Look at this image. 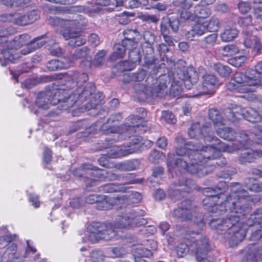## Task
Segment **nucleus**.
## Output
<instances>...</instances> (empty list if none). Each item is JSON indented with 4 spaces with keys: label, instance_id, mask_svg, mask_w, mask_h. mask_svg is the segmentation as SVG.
I'll use <instances>...</instances> for the list:
<instances>
[{
    "label": "nucleus",
    "instance_id": "ddd939ff",
    "mask_svg": "<svg viewBox=\"0 0 262 262\" xmlns=\"http://www.w3.org/2000/svg\"><path fill=\"white\" fill-rule=\"evenodd\" d=\"M49 23L53 26H84L87 24V20L81 15L74 14L68 18L60 19L58 17L49 16Z\"/></svg>",
    "mask_w": 262,
    "mask_h": 262
},
{
    "label": "nucleus",
    "instance_id": "f8f14e48",
    "mask_svg": "<svg viewBox=\"0 0 262 262\" xmlns=\"http://www.w3.org/2000/svg\"><path fill=\"white\" fill-rule=\"evenodd\" d=\"M90 170L88 171V174L94 179L99 178L103 179L107 181H115V180H124L127 181V184L136 183V182L134 180H129L128 179V176H123L122 174H117L113 173L112 171H107L102 170L99 168L94 167V168H89Z\"/></svg>",
    "mask_w": 262,
    "mask_h": 262
},
{
    "label": "nucleus",
    "instance_id": "3c124183",
    "mask_svg": "<svg viewBox=\"0 0 262 262\" xmlns=\"http://www.w3.org/2000/svg\"><path fill=\"white\" fill-rule=\"evenodd\" d=\"M116 168L121 171H130L136 168V165L134 161L128 160L118 163Z\"/></svg>",
    "mask_w": 262,
    "mask_h": 262
},
{
    "label": "nucleus",
    "instance_id": "c03bdc74",
    "mask_svg": "<svg viewBox=\"0 0 262 262\" xmlns=\"http://www.w3.org/2000/svg\"><path fill=\"white\" fill-rule=\"evenodd\" d=\"M209 117L216 126L222 125L223 118L221 112L217 109L211 108L209 110Z\"/></svg>",
    "mask_w": 262,
    "mask_h": 262
},
{
    "label": "nucleus",
    "instance_id": "9b49d317",
    "mask_svg": "<svg viewBox=\"0 0 262 262\" xmlns=\"http://www.w3.org/2000/svg\"><path fill=\"white\" fill-rule=\"evenodd\" d=\"M194 187L193 181L190 179H184L180 180L178 184L174 183L170 186L169 194L176 200L179 199L184 196L185 193L190 192Z\"/></svg>",
    "mask_w": 262,
    "mask_h": 262
},
{
    "label": "nucleus",
    "instance_id": "393cba45",
    "mask_svg": "<svg viewBox=\"0 0 262 262\" xmlns=\"http://www.w3.org/2000/svg\"><path fill=\"white\" fill-rule=\"evenodd\" d=\"M129 61H124L122 62L125 71H130L135 67L134 64L141 61V56L138 49L135 48L128 52Z\"/></svg>",
    "mask_w": 262,
    "mask_h": 262
},
{
    "label": "nucleus",
    "instance_id": "72a5a7b5",
    "mask_svg": "<svg viewBox=\"0 0 262 262\" xmlns=\"http://www.w3.org/2000/svg\"><path fill=\"white\" fill-rule=\"evenodd\" d=\"M49 101L50 98L46 90L38 93L36 98L35 104L39 108L48 110L50 107Z\"/></svg>",
    "mask_w": 262,
    "mask_h": 262
},
{
    "label": "nucleus",
    "instance_id": "774afa93",
    "mask_svg": "<svg viewBox=\"0 0 262 262\" xmlns=\"http://www.w3.org/2000/svg\"><path fill=\"white\" fill-rule=\"evenodd\" d=\"M106 53V51L105 50H101L95 56L93 61V64L96 66H101L102 64L104 63V56Z\"/></svg>",
    "mask_w": 262,
    "mask_h": 262
},
{
    "label": "nucleus",
    "instance_id": "dca6fc26",
    "mask_svg": "<svg viewBox=\"0 0 262 262\" xmlns=\"http://www.w3.org/2000/svg\"><path fill=\"white\" fill-rule=\"evenodd\" d=\"M89 168H94V167L91 165H85L82 169L77 168L73 170V174L75 176L83 178V181L85 182L87 188L93 187L98 184V181L96 179H94L88 174Z\"/></svg>",
    "mask_w": 262,
    "mask_h": 262
},
{
    "label": "nucleus",
    "instance_id": "2eb2a0df",
    "mask_svg": "<svg viewBox=\"0 0 262 262\" xmlns=\"http://www.w3.org/2000/svg\"><path fill=\"white\" fill-rule=\"evenodd\" d=\"M178 79L183 81L187 89H190L199 79L198 74L193 68H188L186 72L180 70V73H178Z\"/></svg>",
    "mask_w": 262,
    "mask_h": 262
},
{
    "label": "nucleus",
    "instance_id": "49530a36",
    "mask_svg": "<svg viewBox=\"0 0 262 262\" xmlns=\"http://www.w3.org/2000/svg\"><path fill=\"white\" fill-rule=\"evenodd\" d=\"M213 69L222 77L228 76L231 73V69L228 66L221 63H214Z\"/></svg>",
    "mask_w": 262,
    "mask_h": 262
},
{
    "label": "nucleus",
    "instance_id": "e433bc0d",
    "mask_svg": "<svg viewBox=\"0 0 262 262\" xmlns=\"http://www.w3.org/2000/svg\"><path fill=\"white\" fill-rule=\"evenodd\" d=\"M141 48L145 63L150 64L154 60V50L152 45L142 44Z\"/></svg>",
    "mask_w": 262,
    "mask_h": 262
},
{
    "label": "nucleus",
    "instance_id": "c756f323",
    "mask_svg": "<svg viewBox=\"0 0 262 262\" xmlns=\"http://www.w3.org/2000/svg\"><path fill=\"white\" fill-rule=\"evenodd\" d=\"M210 147L215 149L216 156L212 159H208V161L209 160H214L219 157L220 155L221 151H226L229 153H232L237 150L240 149V148H242L241 146L239 147L238 145L235 143L226 144L222 142H221L220 146L217 147L215 148L212 146Z\"/></svg>",
    "mask_w": 262,
    "mask_h": 262
},
{
    "label": "nucleus",
    "instance_id": "2f4dec72",
    "mask_svg": "<svg viewBox=\"0 0 262 262\" xmlns=\"http://www.w3.org/2000/svg\"><path fill=\"white\" fill-rule=\"evenodd\" d=\"M85 201L88 204L97 203V207L99 209L105 210L107 208V207L104 206L107 204V202L104 195L96 194L90 195L86 197Z\"/></svg>",
    "mask_w": 262,
    "mask_h": 262
},
{
    "label": "nucleus",
    "instance_id": "e2e57ef3",
    "mask_svg": "<svg viewBox=\"0 0 262 262\" xmlns=\"http://www.w3.org/2000/svg\"><path fill=\"white\" fill-rule=\"evenodd\" d=\"M186 242L188 243L187 241ZM189 243H180L177 247V254L178 256L182 257L187 255L190 250Z\"/></svg>",
    "mask_w": 262,
    "mask_h": 262
},
{
    "label": "nucleus",
    "instance_id": "39448f33",
    "mask_svg": "<svg viewBox=\"0 0 262 262\" xmlns=\"http://www.w3.org/2000/svg\"><path fill=\"white\" fill-rule=\"evenodd\" d=\"M171 214L183 221L190 220L201 227L206 222L203 214L194 207L189 200L182 201L179 204L178 208L174 209L171 212Z\"/></svg>",
    "mask_w": 262,
    "mask_h": 262
},
{
    "label": "nucleus",
    "instance_id": "b1692460",
    "mask_svg": "<svg viewBox=\"0 0 262 262\" xmlns=\"http://www.w3.org/2000/svg\"><path fill=\"white\" fill-rule=\"evenodd\" d=\"M94 227L98 228V231H100V236H98V237L105 240H110L114 237L115 235V230L117 229L114 227V223L113 225L108 224L107 226L100 225L99 223H95Z\"/></svg>",
    "mask_w": 262,
    "mask_h": 262
},
{
    "label": "nucleus",
    "instance_id": "423d86ee",
    "mask_svg": "<svg viewBox=\"0 0 262 262\" xmlns=\"http://www.w3.org/2000/svg\"><path fill=\"white\" fill-rule=\"evenodd\" d=\"M145 213L139 208L133 209L119 216L114 222V227L118 229H132L147 223L146 219L142 217Z\"/></svg>",
    "mask_w": 262,
    "mask_h": 262
},
{
    "label": "nucleus",
    "instance_id": "6e6552de",
    "mask_svg": "<svg viewBox=\"0 0 262 262\" xmlns=\"http://www.w3.org/2000/svg\"><path fill=\"white\" fill-rule=\"evenodd\" d=\"M134 143L129 142L126 146H112L111 143H103L100 150L106 149L107 156L110 158H119L127 156L130 154L138 151L140 147V138H135Z\"/></svg>",
    "mask_w": 262,
    "mask_h": 262
},
{
    "label": "nucleus",
    "instance_id": "58836bf2",
    "mask_svg": "<svg viewBox=\"0 0 262 262\" xmlns=\"http://www.w3.org/2000/svg\"><path fill=\"white\" fill-rule=\"evenodd\" d=\"M244 183L245 187L251 191L260 192L262 191V183L258 182L253 178L245 179Z\"/></svg>",
    "mask_w": 262,
    "mask_h": 262
},
{
    "label": "nucleus",
    "instance_id": "20e7f679",
    "mask_svg": "<svg viewBox=\"0 0 262 262\" xmlns=\"http://www.w3.org/2000/svg\"><path fill=\"white\" fill-rule=\"evenodd\" d=\"M185 239L195 253L198 262H210V247L207 238L198 232L191 231L186 235Z\"/></svg>",
    "mask_w": 262,
    "mask_h": 262
},
{
    "label": "nucleus",
    "instance_id": "4468645a",
    "mask_svg": "<svg viewBox=\"0 0 262 262\" xmlns=\"http://www.w3.org/2000/svg\"><path fill=\"white\" fill-rule=\"evenodd\" d=\"M241 147H249L255 143L262 145V132L253 133L244 130L236 135V138Z\"/></svg>",
    "mask_w": 262,
    "mask_h": 262
},
{
    "label": "nucleus",
    "instance_id": "a18cd8bd",
    "mask_svg": "<svg viewBox=\"0 0 262 262\" xmlns=\"http://www.w3.org/2000/svg\"><path fill=\"white\" fill-rule=\"evenodd\" d=\"M194 13L198 17L205 18L211 15V11L205 6L198 5L194 8Z\"/></svg>",
    "mask_w": 262,
    "mask_h": 262
},
{
    "label": "nucleus",
    "instance_id": "6e6d98bb",
    "mask_svg": "<svg viewBox=\"0 0 262 262\" xmlns=\"http://www.w3.org/2000/svg\"><path fill=\"white\" fill-rule=\"evenodd\" d=\"M103 252L98 249L93 250L90 253V260L93 262H103L105 258Z\"/></svg>",
    "mask_w": 262,
    "mask_h": 262
},
{
    "label": "nucleus",
    "instance_id": "5701e85b",
    "mask_svg": "<svg viewBox=\"0 0 262 262\" xmlns=\"http://www.w3.org/2000/svg\"><path fill=\"white\" fill-rule=\"evenodd\" d=\"M244 148V149L241 150L239 158V160L242 164L252 162L257 157H262V150L254 151L248 148V147Z\"/></svg>",
    "mask_w": 262,
    "mask_h": 262
},
{
    "label": "nucleus",
    "instance_id": "603ef678",
    "mask_svg": "<svg viewBox=\"0 0 262 262\" xmlns=\"http://www.w3.org/2000/svg\"><path fill=\"white\" fill-rule=\"evenodd\" d=\"M198 89L199 90L198 95H212L214 93L215 91V89H214L212 86L205 84L204 80L202 84L199 85Z\"/></svg>",
    "mask_w": 262,
    "mask_h": 262
},
{
    "label": "nucleus",
    "instance_id": "4d7b16f0",
    "mask_svg": "<svg viewBox=\"0 0 262 262\" xmlns=\"http://www.w3.org/2000/svg\"><path fill=\"white\" fill-rule=\"evenodd\" d=\"M207 30L209 32L217 31L220 28V21L217 18L212 17L207 23H205Z\"/></svg>",
    "mask_w": 262,
    "mask_h": 262
},
{
    "label": "nucleus",
    "instance_id": "5fc2aeb1",
    "mask_svg": "<svg viewBox=\"0 0 262 262\" xmlns=\"http://www.w3.org/2000/svg\"><path fill=\"white\" fill-rule=\"evenodd\" d=\"M46 36L47 34L38 36L30 42L34 51L40 48L46 43L47 41L43 40Z\"/></svg>",
    "mask_w": 262,
    "mask_h": 262
},
{
    "label": "nucleus",
    "instance_id": "864d4df0",
    "mask_svg": "<svg viewBox=\"0 0 262 262\" xmlns=\"http://www.w3.org/2000/svg\"><path fill=\"white\" fill-rule=\"evenodd\" d=\"M134 253L135 256L141 257H149L152 255L151 250H149L148 248H145L142 246L134 248Z\"/></svg>",
    "mask_w": 262,
    "mask_h": 262
},
{
    "label": "nucleus",
    "instance_id": "473e14b6",
    "mask_svg": "<svg viewBox=\"0 0 262 262\" xmlns=\"http://www.w3.org/2000/svg\"><path fill=\"white\" fill-rule=\"evenodd\" d=\"M216 132L221 138L231 141H233L236 138V135L237 134L233 128L229 127L216 128Z\"/></svg>",
    "mask_w": 262,
    "mask_h": 262
},
{
    "label": "nucleus",
    "instance_id": "9d476101",
    "mask_svg": "<svg viewBox=\"0 0 262 262\" xmlns=\"http://www.w3.org/2000/svg\"><path fill=\"white\" fill-rule=\"evenodd\" d=\"M82 26H68L62 33L63 38L68 41V45L72 47H76L84 45L86 38L81 35V32L79 30Z\"/></svg>",
    "mask_w": 262,
    "mask_h": 262
},
{
    "label": "nucleus",
    "instance_id": "cd10ccee",
    "mask_svg": "<svg viewBox=\"0 0 262 262\" xmlns=\"http://www.w3.org/2000/svg\"><path fill=\"white\" fill-rule=\"evenodd\" d=\"M127 187L124 184L119 183H107L98 187V190L105 193L125 192Z\"/></svg>",
    "mask_w": 262,
    "mask_h": 262
},
{
    "label": "nucleus",
    "instance_id": "a211bd4d",
    "mask_svg": "<svg viewBox=\"0 0 262 262\" xmlns=\"http://www.w3.org/2000/svg\"><path fill=\"white\" fill-rule=\"evenodd\" d=\"M17 249L16 244L10 245L3 255L1 262H22L23 257L17 252Z\"/></svg>",
    "mask_w": 262,
    "mask_h": 262
},
{
    "label": "nucleus",
    "instance_id": "aec40b11",
    "mask_svg": "<svg viewBox=\"0 0 262 262\" xmlns=\"http://www.w3.org/2000/svg\"><path fill=\"white\" fill-rule=\"evenodd\" d=\"M54 87V84L52 83L51 85H49L46 89L50 98V105H55L60 102L62 103L64 93H65V91L63 90L57 89Z\"/></svg>",
    "mask_w": 262,
    "mask_h": 262
},
{
    "label": "nucleus",
    "instance_id": "c85d7f7f",
    "mask_svg": "<svg viewBox=\"0 0 262 262\" xmlns=\"http://www.w3.org/2000/svg\"><path fill=\"white\" fill-rule=\"evenodd\" d=\"M244 260L246 262H260L261 254L258 247L254 245L250 246L246 252Z\"/></svg>",
    "mask_w": 262,
    "mask_h": 262
},
{
    "label": "nucleus",
    "instance_id": "4c0bfd02",
    "mask_svg": "<svg viewBox=\"0 0 262 262\" xmlns=\"http://www.w3.org/2000/svg\"><path fill=\"white\" fill-rule=\"evenodd\" d=\"M238 31L234 28L225 29L221 34L220 37L224 42H229L233 40L238 35Z\"/></svg>",
    "mask_w": 262,
    "mask_h": 262
},
{
    "label": "nucleus",
    "instance_id": "de8ad7c7",
    "mask_svg": "<svg viewBox=\"0 0 262 262\" xmlns=\"http://www.w3.org/2000/svg\"><path fill=\"white\" fill-rule=\"evenodd\" d=\"M239 52L238 48L235 45H228L221 48V52L224 56H231Z\"/></svg>",
    "mask_w": 262,
    "mask_h": 262
},
{
    "label": "nucleus",
    "instance_id": "79ce46f5",
    "mask_svg": "<svg viewBox=\"0 0 262 262\" xmlns=\"http://www.w3.org/2000/svg\"><path fill=\"white\" fill-rule=\"evenodd\" d=\"M249 85L246 84H235L232 81L228 82L227 85V89L229 90H235L241 93H246L251 91L250 88L248 87Z\"/></svg>",
    "mask_w": 262,
    "mask_h": 262
},
{
    "label": "nucleus",
    "instance_id": "6ab92c4d",
    "mask_svg": "<svg viewBox=\"0 0 262 262\" xmlns=\"http://www.w3.org/2000/svg\"><path fill=\"white\" fill-rule=\"evenodd\" d=\"M128 121L130 122L129 123L128 128L125 133V135H129L131 133H138L139 134L146 131V127L141 124L142 119L138 116H130L129 117Z\"/></svg>",
    "mask_w": 262,
    "mask_h": 262
},
{
    "label": "nucleus",
    "instance_id": "ea45409f",
    "mask_svg": "<svg viewBox=\"0 0 262 262\" xmlns=\"http://www.w3.org/2000/svg\"><path fill=\"white\" fill-rule=\"evenodd\" d=\"M125 50L123 44L116 43L114 46V52L110 57L111 60L115 61L119 58H122L125 55Z\"/></svg>",
    "mask_w": 262,
    "mask_h": 262
},
{
    "label": "nucleus",
    "instance_id": "f3484780",
    "mask_svg": "<svg viewBox=\"0 0 262 262\" xmlns=\"http://www.w3.org/2000/svg\"><path fill=\"white\" fill-rule=\"evenodd\" d=\"M169 27L173 32H177L179 29V19L173 17L163 18L160 25V31L162 35L169 34Z\"/></svg>",
    "mask_w": 262,
    "mask_h": 262
},
{
    "label": "nucleus",
    "instance_id": "1a4fd4ad",
    "mask_svg": "<svg viewBox=\"0 0 262 262\" xmlns=\"http://www.w3.org/2000/svg\"><path fill=\"white\" fill-rule=\"evenodd\" d=\"M216 190H213V188L207 187L202 189V193L206 196L203 200V205L207 207H211V212L218 215L222 214L227 211V203L226 200L224 202L216 203L220 199V196L215 194Z\"/></svg>",
    "mask_w": 262,
    "mask_h": 262
},
{
    "label": "nucleus",
    "instance_id": "338daca9",
    "mask_svg": "<svg viewBox=\"0 0 262 262\" xmlns=\"http://www.w3.org/2000/svg\"><path fill=\"white\" fill-rule=\"evenodd\" d=\"M146 76V71L143 69L139 70L137 73H130L129 75L131 80L137 81H142Z\"/></svg>",
    "mask_w": 262,
    "mask_h": 262
},
{
    "label": "nucleus",
    "instance_id": "680f3d73",
    "mask_svg": "<svg viewBox=\"0 0 262 262\" xmlns=\"http://www.w3.org/2000/svg\"><path fill=\"white\" fill-rule=\"evenodd\" d=\"M13 23L18 25L24 26L29 24L26 15L21 14L18 12L14 13Z\"/></svg>",
    "mask_w": 262,
    "mask_h": 262
},
{
    "label": "nucleus",
    "instance_id": "4be33fe9",
    "mask_svg": "<svg viewBox=\"0 0 262 262\" xmlns=\"http://www.w3.org/2000/svg\"><path fill=\"white\" fill-rule=\"evenodd\" d=\"M169 83V78L167 76L164 75L160 77V81L158 86L153 88L151 91L152 96L162 97L167 95L168 92L167 84Z\"/></svg>",
    "mask_w": 262,
    "mask_h": 262
},
{
    "label": "nucleus",
    "instance_id": "f257e3e1",
    "mask_svg": "<svg viewBox=\"0 0 262 262\" xmlns=\"http://www.w3.org/2000/svg\"><path fill=\"white\" fill-rule=\"evenodd\" d=\"M175 141L178 144L177 155L183 157L175 160L176 168L180 172L188 171L199 177H204L209 172V168L204 165L208 159L216 156L215 150L211 147H204L197 142L186 143L185 139L178 137Z\"/></svg>",
    "mask_w": 262,
    "mask_h": 262
},
{
    "label": "nucleus",
    "instance_id": "bb28decb",
    "mask_svg": "<svg viewBox=\"0 0 262 262\" xmlns=\"http://www.w3.org/2000/svg\"><path fill=\"white\" fill-rule=\"evenodd\" d=\"M119 203L136 204L138 203L141 200V196L137 191L128 192L127 193L117 197Z\"/></svg>",
    "mask_w": 262,
    "mask_h": 262
},
{
    "label": "nucleus",
    "instance_id": "f03ea898",
    "mask_svg": "<svg viewBox=\"0 0 262 262\" xmlns=\"http://www.w3.org/2000/svg\"><path fill=\"white\" fill-rule=\"evenodd\" d=\"M230 191L231 193L226 197L227 210L228 209L233 214L228 215L224 219L212 217L209 220V224L212 229L217 230L218 232L228 231L229 234H231L232 230L238 228L240 225V217L250 213L251 210V196L239 183H232Z\"/></svg>",
    "mask_w": 262,
    "mask_h": 262
},
{
    "label": "nucleus",
    "instance_id": "bf43d9fd",
    "mask_svg": "<svg viewBox=\"0 0 262 262\" xmlns=\"http://www.w3.org/2000/svg\"><path fill=\"white\" fill-rule=\"evenodd\" d=\"M124 39L137 41V38L140 36V33L136 30L126 29L123 32Z\"/></svg>",
    "mask_w": 262,
    "mask_h": 262
},
{
    "label": "nucleus",
    "instance_id": "7ed1b4c3",
    "mask_svg": "<svg viewBox=\"0 0 262 262\" xmlns=\"http://www.w3.org/2000/svg\"><path fill=\"white\" fill-rule=\"evenodd\" d=\"M10 37V33L7 29L0 28V53L3 55L5 60L3 62L0 58L3 66H6L8 62H15L20 57L17 48L30 42V36L27 34L16 36L13 39Z\"/></svg>",
    "mask_w": 262,
    "mask_h": 262
},
{
    "label": "nucleus",
    "instance_id": "f704fd0d",
    "mask_svg": "<svg viewBox=\"0 0 262 262\" xmlns=\"http://www.w3.org/2000/svg\"><path fill=\"white\" fill-rule=\"evenodd\" d=\"M207 129L204 126L201 128L200 124L196 122L192 124L188 129V134L191 138L199 139L203 138L204 132H207Z\"/></svg>",
    "mask_w": 262,
    "mask_h": 262
},
{
    "label": "nucleus",
    "instance_id": "13d9d810",
    "mask_svg": "<svg viewBox=\"0 0 262 262\" xmlns=\"http://www.w3.org/2000/svg\"><path fill=\"white\" fill-rule=\"evenodd\" d=\"M164 168L161 167H155L152 169V176L149 178V181L158 183V178H160L164 173Z\"/></svg>",
    "mask_w": 262,
    "mask_h": 262
},
{
    "label": "nucleus",
    "instance_id": "052dcab7",
    "mask_svg": "<svg viewBox=\"0 0 262 262\" xmlns=\"http://www.w3.org/2000/svg\"><path fill=\"white\" fill-rule=\"evenodd\" d=\"M203 80L205 84H208L215 89L219 85L217 78L212 74H206L203 77Z\"/></svg>",
    "mask_w": 262,
    "mask_h": 262
},
{
    "label": "nucleus",
    "instance_id": "8fccbe9b",
    "mask_svg": "<svg viewBox=\"0 0 262 262\" xmlns=\"http://www.w3.org/2000/svg\"><path fill=\"white\" fill-rule=\"evenodd\" d=\"M250 77L251 79H258L259 84L261 83L262 79V62H259L255 66V70H250Z\"/></svg>",
    "mask_w": 262,
    "mask_h": 262
},
{
    "label": "nucleus",
    "instance_id": "09e8293b",
    "mask_svg": "<svg viewBox=\"0 0 262 262\" xmlns=\"http://www.w3.org/2000/svg\"><path fill=\"white\" fill-rule=\"evenodd\" d=\"M47 68L50 71H56L68 68V66L64 64L62 61L54 59L49 61L47 65Z\"/></svg>",
    "mask_w": 262,
    "mask_h": 262
},
{
    "label": "nucleus",
    "instance_id": "37998d69",
    "mask_svg": "<svg viewBox=\"0 0 262 262\" xmlns=\"http://www.w3.org/2000/svg\"><path fill=\"white\" fill-rule=\"evenodd\" d=\"M89 53V50L86 47H83L80 49L76 50L72 55L73 61L76 60H81L82 61L84 60H88L89 57L88 55Z\"/></svg>",
    "mask_w": 262,
    "mask_h": 262
},
{
    "label": "nucleus",
    "instance_id": "0e129e2a",
    "mask_svg": "<svg viewBox=\"0 0 262 262\" xmlns=\"http://www.w3.org/2000/svg\"><path fill=\"white\" fill-rule=\"evenodd\" d=\"M95 224L93 225L92 226L93 230L91 228H90V230L91 231V233L89 235V240L92 243H96L98 242L100 239H101V238L98 237V236H100V231H98V228L95 227L94 226Z\"/></svg>",
    "mask_w": 262,
    "mask_h": 262
},
{
    "label": "nucleus",
    "instance_id": "412c9836",
    "mask_svg": "<svg viewBox=\"0 0 262 262\" xmlns=\"http://www.w3.org/2000/svg\"><path fill=\"white\" fill-rule=\"evenodd\" d=\"M250 70L246 72L245 74L241 72H236L234 76L233 81L235 84H246L249 86L259 85L258 79H251L250 77Z\"/></svg>",
    "mask_w": 262,
    "mask_h": 262
},
{
    "label": "nucleus",
    "instance_id": "69168bd1",
    "mask_svg": "<svg viewBox=\"0 0 262 262\" xmlns=\"http://www.w3.org/2000/svg\"><path fill=\"white\" fill-rule=\"evenodd\" d=\"M88 79V75L85 73L76 72L73 76V79L75 80L76 84H79V85L86 82Z\"/></svg>",
    "mask_w": 262,
    "mask_h": 262
},
{
    "label": "nucleus",
    "instance_id": "0eeeda50",
    "mask_svg": "<svg viewBox=\"0 0 262 262\" xmlns=\"http://www.w3.org/2000/svg\"><path fill=\"white\" fill-rule=\"evenodd\" d=\"M224 114L229 120L233 122L242 118L252 123H256L261 121L260 113H258L250 107L242 108L237 105H232L231 107L225 110Z\"/></svg>",
    "mask_w": 262,
    "mask_h": 262
},
{
    "label": "nucleus",
    "instance_id": "c9c22d12",
    "mask_svg": "<svg viewBox=\"0 0 262 262\" xmlns=\"http://www.w3.org/2000/svg\"><path fill=\"white\" fill-rule=\"evenodd\" d=\"M95 90V86L92 83H88L82 90L81 88H77L76 93H78L80 101L82 102L92 95Z\"/></svg>",
    "mask_w": 262,
    "mask_h": 262
},
{
    "label": "nucleus",
    "instance_id": "a878e982",
    "mask_svg": "<svg viewBox=\"0 0 262 262\" xmlns=\"http://www.w3.org/2000/svg\"><path fill=\"white\" fill-rule=\"evenodd\" d=\"M120 119L121 116L120 115L116 117L112 116L110 117L107 120V122L101 126L103 133L105 134L117 133L119 131V128L116 126V122H118Z\"/></svg>",
    "mask_w": 262,
    "mask_h": 262
},
{
    "label": "nucleus",
    "instance_id": "7c9ffc66",
    "mask_svg": "<svg viewBox=\"0 0 262 262\" xmlns=\"http://www.w3.org/2000/svg\"><path fill=\"white\" fill-rule=\"evenodd\" d=\"M80 101L79 97L78 96V93L70 94L69 91H65L64 96L61 105L62 109L67 110L69 108L72 107L76 103Z\"/></svg>",
    "mask_w": 262,
    "mask_h": 262
},
{
    "label": "nucleus",
    "instance_id": "a19ab883",
    "mask_svg": "<svg viewBox=\"0 0 262 262\" xmlns=\"http://www.w3.org/2000/svg\"><path fill=\"white\" fill-rule=\"evenodd\" d=\"M231 233L232 235L230 237L231 240L236 244L241 242L246 235V231L244 228H241V225L238 228L232 230Z\"/></svg>",
    "mask_w": 262,
    "mask_h": 262
}]
</instances>
